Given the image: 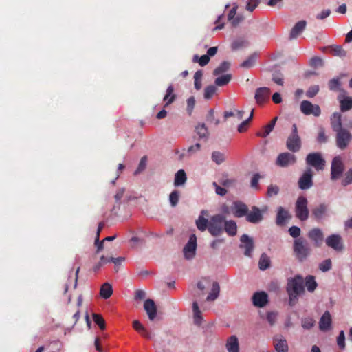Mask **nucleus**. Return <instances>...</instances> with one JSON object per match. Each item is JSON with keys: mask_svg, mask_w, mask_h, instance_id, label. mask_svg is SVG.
Returning <instances> with one entry per match:
<instances>
[{"mask_svg": "<svg viewBox=\"0 0 352 352\" xmlns=\"http://www.w3.org/2000/svg\"><path fill=\"white\" fill-rule=\"evenodd\" d=\"M313 173L311 168H307L298 180V187L301 190H307L313 186Z\"/></svg>", "mask_w": 352, "mask_h": 352, "instance_id": "11", "label": "nucleus"}, {"mask_svg": "<svg viewBox=\"0 0 352 352\" xmlns=\"http://www.w3.org/2000/svg\"><path fill=\"white\" fill-rule=\"evenodd\" d=\"M253 113H254V109L252 110V112H251V114L249 117L248 119H247L246 120L243 121L242 123H241V124L238 127V131L239 133H243L244 131H246V129H247V126L249 123V122L251 120V119L253 117Z\"/></svg>", "mask_w": 352, "mask_h": 352, "instance_id": "59", "label": "nucleus"}, {"mask_svg": "<svg viewBox=\"0 0 352 352\" xmlns=\"http://www.w3.org/2000/svg\"><path fill=\"white\" fill-rule=\"evenodd\" d=\"M331 54L333 56L344 57L346 55V51L341 45H332L330 47Z\"/></svg>", "mask_w": 352, "mask_h": 352, "instance_id": "43", "label": "nucleus"}, {"mask_svg": "<svg viewBox=\"0 0 352 352\" xmlns=\"http://www.w3.org/2000/svg\"><path fill=\"white\" fill-rule=\"evenodd\" d=\"M195 131L199 135V139L208 140L209 137V132L204 123L198 124L195 127Z\"/></svg>", "mask_w": 352, "mask_h": 352, "instance_id": "34", "label": "nucleus"}, {"mask_svg": "<svg viewBox=\"0 0 352 352\" xmlns=\"http://www.w3.org/2000/svg\"><path fill=\"white\" fill-rule=\"evenodd\" d=\"M319 86L318 85H313L311 86L306 92V96L308 98L314 97L319 91Z\"/></svg>", "mask_w": 352, "mask_h": 352, "instance_id": "60", "label": "nucleus"}, {"mask_svg": "<svg viewBox=\"0 0 352 352\" xmlns=\"http://www.w3.org/2000/svg\"><path fill=\"white\" fill-rule=\"evenodd\" d=\"M306 162L308 165L315 168L317 170H323L325 160L320 153H311L307 155Z\"/></svg>", "mask_w": 352, "mask_h": 352, "instance_id": "7", "label": "nucleus"}, {"mask_svg": "<svg viewBox=\"0 0 352 352\" xmlns=\"http://www.w3.org/2000/svg\"><path fill=\"white\" fill-rule=\"evenodd\" d=\"M180 192L175 190L169 195V201L172 207H175L179 200Z\"/></svg>", "mask_w": 352, "mask_h": 352, "instance_id": "47", "label": "nucleus"}, {"mask_svg": "<svg viewBox=\"0 0 352 352\" xmlns=\"http://www.w3.org/2000/svg\"><path fill=\"white\" fill-rule=\"evenodd\" d=\"M296 162V156L288 152L279 154L276 159V164L280 167L288 166L290 164H295Z\"/></svg>", "mask_w": 352, "mask_h": 352, "instance_id": "13", "label": "nucleus"}, {"mask_svg": "<svg viewBox=\"0 0 352 352\" xmlns=\"http://www.w3.org/2000/svg\"><path fill=\"white\" fill-rule=\"evenodd\" d=\"M325 241L327 246L336 251H342L344 249L342 237L339 234H331L326 239Z\"/></svg>", "mask_w": 352, "mask_h": 352, "instance_id": "14", "label": "nucleus"}, {"mask_svg": "<svg viewBox=\"0 0 352 352\" xmlns=\"http://www.w3.org/2000/svg\"><path fill=\"white\" fill-rule=\"evenodd\" d=\"M230 63L228 61H223L219 67H217L213 72L214 76H218L226 71L230 68Z\"/></svg>", "mask_w": 352, "mask_h": 352, "instance_id": "44", "label": "nucleus"}, {"mask_svg": "<svg viewBox=\"0 0 352 352\" xmlns=\"http://www.w3.org/2000/svg\"><path fill=\"white\" fill-rule=\"evenodd\" d=\"M231 74H225L216 78L214 83L216 85L222 87L226 85L231 80Z\"/></svg>", "mask_w": 352, "mask_h": 352, "instance_id": "41", "label": "nucleus"}, {"mask_svg": "<svg viewBox=\"0 0 352 352\" xmlns=\"http://www.w3.org/2000/svg\"><path fill=\"white\" fill-rule=\"evenodd\" d=\"M176 98V95L174 94V87L172 85H169L166 89V93L164 97V101L166 102L164 107H168L172 104Z\"/></svg>", "mask_w": 352, "mask_h": 352, "instance_id": "31", "label": "nucleus"}, {"mask_svg": "<svg viewBox=\"0 0 352 352\" xmlns=\"http://www.w3.org/2000/svg\"><path fill=\"white\" fill-rule=\"evenodd\" d=\"M223 231H225L230 236H235L237 232V226L236 222L233 220L226 221L225 219Z\"/></svg>", "mask_w": 352, "mask_h": 352, "instance_id": "28", "label": "nucleus"}, {"mask_svg": "<svg viewBox=\"0 0 352 352\" xmlns=\"http://www.w3.org/2000/svg\"><path fill=\"white\" fill-rule=\"evenodd\" d=\"M309 239L314 242L315 247H320L324 241V234L320 228L311 229L307 234Z\"/></svg>", "mask_w": 352, "mask_h": 352, "instance_id": "15", "label": "nucleus"}, {"mask_svg": "<svg viewBox=\"0 0 352 352\" xmlns=\"http://www.w3.org/2000/svg\"><path fill=\"white\" fill-rule=\"evenodd\" d=\"M279 192V188L276 185H270L267 187V196L273 197L277 195Z\"/></svg>", "mask_w": 352, "mask_h": 352, "instance_id": "57", "label": "nucleus"}, {"mask_svg": "<svg viewBox=\"0 0 352 352\" xmlns=\"http://www.w3.org/2000/svg\"><path fill=\"white\" fill-rule=\"evenodd\" d=\"M234 214L236 217H242L247 214L248 212V208L245 204L241 201H236L234 203Z\"/></svg>", "mask_w": 352, "mask_h": 352, "instance_id": "25", "label": "nucleus"}, {"mask_svg": "<svg viewBox=\"0 0 352 352\" xmlns=\"http://www.w3.org/2000/svg\"><path fill=\"white\" fill-rule=\"evenodd\" d=\"M290 217L289 212L280 206L278 208L276 223L278 226L285 224L286 220Z\"/></svg>", "mask_w": 352, "mask_h": 352, "instance_id": "26", "label": "nucleus"}, {"mask_svg": "<svg viewBox=\"0 0 352 352\" xmlns=\"http://www.w3.org/2000/svg\"><path fill=\"white\" fill-rule=\"evenodd\" d=\"M211 158L212 160L218 165L222 164L226 160L225 155L219 151L212 152Z\"/></svg>", "mask_w": 352, "mask_h": 352, "instance_id": "42", "label": "nucleus"}, {"mask_svg": "<svg viewBox=\"0 0 352 352\" xmlns=\"http://www.w3.org/2000/svg\"><path fill=\"white\" fill-rule=\"evenodd\" d=\"M317 283L315 280L314 276H307L305 278V286L307 290L310 292H313L317 287Z\"/></svg>", "mask_w": 352, "mask_h": 352, "instance_id": "37", "label": "nucleus"}, {"mask_svg": "<svg viewBox=\"0 0 352 352\" xmlns=\"http://www.w3.org/2000/svg\"><path fill=\"white\" fill-rule=\"evenodd\" d=\"M328 140V137L325 134V130L324 128L320 127L318 131L317 137V141L320 144L326 143Z\"/></svg>", "mask_w": 352, "mask_h": 352, "instance_id": "53", "label": "nucleus"}, {"mask_svg": "<svg viewBox=\"0 0 352 352\" xmlns=\"http://www.w3.org/2000/svg\"><path fill=\"white\" fill-rule=\"evenodd\" d=\"M253 304L258 307H263L268 302V296L264 292H256L252 296Z\"/></svg>", "mask_w": 352, "mask_h": 352, "instance_id": "20", "label": "nucleus"}, {"mask_svg": "<svg viewBox=\"0 0 352 352\" xmlns=\"http://www.w3.org/2000/svg\"><path fill=\"white\" fill-rule=\"evenodd\" d=\"M286 146L288 150L293 153L298 152L301 148V140L296 124L292 125V131L287 140Z\"/></svg>", "mask_w": 352, "mask_h": 352, "instance_id": "5", "label": "nucleus"}, {"mask_svg": "<svg viewBox=\"0 0 352 352\" xmlns=\"http://www.w3.org/2000/svg\"><path fill=\"white\" fill-rule=\"evenodd\" d=\"M110 260L111 263H113L115 265V271L117 272L119 270V266L125 261V257L119 256L117 258L110 257Z\"/></svg>", "mask_w": 352, "mask_h": 352, "instance_id": "58", "label": "nucleus"}, {"mask_svg": "<svg viewBox=\"0 0 352 352\" xmlns=\"http://www.w3.org/2000/svg\"><path fill=\"white\" fill-rule=\"evenodd\" d=\"M256 57H257L256 54H252L241 64V67H243V68L252 67L255 63Z\"/></svg>", "mask_w": 352, "mask_h": 352, "instance_id": "46", "label": "nucleus"}, {"mask_svg": "<svg viewBox=\"0 0 352 352\" xmlns=\"http://www.w3.org/2000/svg\"><path fill=\"white\" fill-rule=\"evenodd\" d=\"M352 109V97L347 96L340 100V110L346 111Z\"/></svg>", "mask_w": 352, "mask_h": 352, "instance_id": "39", "label": "nucleus"}, {"mask_svg": "<svg viewBox=\"0 0 352 352\" xmlns=\"http://www.w3.org/2000/svg\"><path fill=\"white\" fill-rule=\"evenodd\" d=\"M144 308L151 320H153L157 315V307L155 302L151 299H147L144 303Z\"/></svg>", "mask_w": 352, "mask_h": 352, "instance_id": "22", "label": "nucleus"}, {"mask_svg": "<svg viewBox=\"0 0 352 352\" xmlns=\"http://www.w3.org/2000/svg\"><path fill=\"white\" fill-rule=\"evenodd\" d=\"M274 346L277 352H288V344L283 336H277L274 338Z\"/></svg>", "mask_w": 352, "mask_h": 352, "instance_id": "23", "label": "nucleus"}, {"mask_svg": "<svg viewBox=\"0 0 352 352\" xmlns=\"http://www.w3.org/2000/svg\"><path fill=\"white\" fill-rule=\"evenodd\" d=\"M287 292L289 295V304L293 306L297 302L298 296L305 292L302 277L297 275L294 278H289Z\"/></svg>", "mask_w": 352, "mask_h": 352, "instance_id": "1", "label": "nucleus"}, {"mask_svg": "<svg viewBox=\"0 0 352 352\" xmlns=\"http://www.w3.org/2000/svg\"><path fill=\"white\" fill-rule=\"evenodd\" d=\"M315 324V321L311 318H305L302 320V327L305 329H311Z\"/></svg>", "mask_w": 352, "mask_h": 352, "instance_id": "54", "label": "nucleus"}, {"mask_svg": "<svg viewBox=\"0 0 352 352\" xmlns=\"http://www.w3.org/2000/svg\"><path fill=\"white\" fill-rule=\"evenodd\" d=\"M195 99L193 96H191L189 98H188L187 100V108H186V110L188 113L189 115H191L192 111H193V109L195 107Z\"/></svg>", "mask_w": 352, "mask_h": 352, "instance_id": "64", "label": "nucleus"}, {"mask_svg": "<svg viewBox=\"0 0 352 352\" xmlns=\"http://www.w3.org/2000/svg\"><path fill=\"white\" fill-rule=\"evenodd\" d=\"M308 201L305 197L300 196L298 197L295 204L296 217L302 221H305L309 218Z\"/></svg>", "mask_w": 352, "mask_h": 352, "instance_id": "4", "label": "nucleus"}, {"mask_svg": "<svg viewBox=\"0 0 352 352\" xmlns=\"http://www.w3.org/2000/svg\"><path fill=\"white\" fill-rule=\"evenodd\" d=\"M187 180V177L185 171L183 169L179 170L175 175L174 179V185L179 186L184 185Z\"/></svg>", "mask_w": 352, "mask_h": 352, "instance_id": "33", "label": "nucleus"}, {"mask_svg": "<svg viewBox=\"0 0 352 352\" xmlns=\"http://www.w3.org/2000/svg\"><path fill=\"white\" fill-rule=\"evenodd\" d=\"M329 88L331 91H341V81L340 78H334L329 81Z\"/></svg>", "mask_w": 352, "mask_h": 352, "instance_id": "38", "label": "nucleus"}, {"mask_svg": "<svg viewBox=\"0 0 352 352\" xmlns=\"http://www.w3.org/2000/svg\"><path fill=\"white\" fill-rule=\"evenodd\" d=\"M300 111L306 116L313 115L316 117H318L321 114L319 105L314 104L309 100H303L301 102Z\"/></svg>", "mask_w": 352, "mask_h": 352, "instance_id": "8", "label": "nucleus"}, {"mask_svg": "<svg viewBox=\"0 0 352 352\" xmlns=\"http://www.w3.org/2000/svg\"><path fill=\"white\" fill-rule=\"evenodd\" d=\"M210 280L207 278H202L200 281L197 283V287L201 290L204 291L208 286L210 284Z\"/></svg>", "mask_w": 352, "mask_h": 352, "instance_id": "62", "label": "nucleus"}, {"mask_svg": "<svg viewBox=\"0 0 352 352\" xmlns=\"http://www.w3.org/2000/svg\"><path fill=\"white\" fill-rule=\"evenodd\" d=\"M271 91L266 87L257 88L255 91L254 98L258 105H263L270 99Z\"/></svg>", "mask_w": 352, "mask_h": 352, "instance_id": "12", "label": "nucleus"}, {"mask_svg": "<svg viewBox=\"0 0 352 352\" xmlns=\"http://www.w3.org/2000/svg\"><path fill=\"white\" fill-rule=\"evenodd\" d=\"M217 88L214 85H209L205 88L204 90V98L206 99H210L215 94Z\"/></svg>", "mask_w": 352, "mask_h": 352, "instance_id": "51", "label": "nucleus"}, {"mask_svg": "<svg viewBox=\"0 0 352 352\" xmlns=\"http://www.w3.org/2000/svg\"><path fill=\"white\" fill-rule=\"evenodd\" d=\"M228 352H239L238 338L235 336H230L226 343Z\"/></svg>", "mask_w": 352, "mask_h": 352, "instance_id": "29", "label": "nucleus"}, {"mask_svg": "<svg viewBox=\"0 0 352 352\" xmlns=\"http://www.w3.org/2000/svg\"><path fill=\"white\" fill-rule=\"evenodd\" d=\"M192 312L194 322L196 324L200 325L202 321L201 311L199 309L198 303L197 301H194L192 303Z\"/></svg>", "mask_w": 352, "mask_h": 352, "instance_id": "35", "label": "nucleus"}, {"mask_svg": "<svg viewBox=\"0 0 352 352\" xmlns=\"http://www.w3.org/2000/svg\"><path fill=\"white\" fill-rule=\"evenodd\" d=\"M225 219L226 217L221 214H215L210 217L208 230L211 235L217 236L223 233Z\"/></svg>", "mask_w": 352, "mask_h": 352, "instance_id": "3", "label": "nucleus"}, {"mask_svg": "<svg viewBox=\"0 0 352 352\" xmlns=\"http://www.w3.org/2000/svg\"><path fill=\"white\" fill-rule=\"evenodd\" d=\"M259 268L261 270H265L270 265V260L267 255L265 253L262 254L259 262H258Z\"/></svg>", "mask_w": 352, "mask_h": 352, "instance_id": "40", "label": "nucleus"}, {"mask_svg": "<svg viewBox=\"0 0 352 352\" xmlns=\"http://www.w3.org/2000/svg\"><path fill=\"white\" fill-rule=\"evenodd\" d=\"M310 65L312 67H318L323 66V60L318 56H315L311 58L310 60Z\"/></svg>", "mask_w": 352, "mask_h": 352, "instance_id": "61", "label": "nucleus"}, {"mask_svg": "<svg viewBox=\"0 0 352 352\" xmlns=\"http://www.w3.org/2000/svg\"><path fill=\"white\" fill-rule=\"evenodd\" d=\"M240 241L241 242L240 247L245 249L244 254L246 256H251L254 250L253 239L245 234L241 236Z\"/></svg>", "mask_w": 352, "mask_h": 352, "instance_id": "16", "label": "nucleus"}, {"mask_svg": "<svg viewBox=\"0 0 352 352\" xmlns=\"http://www.w3.org/2000/svg\"><path fill=\"white\" fill-rule=\"evenodd\" d=\"M331 125L333 131L342 129L341 114L340 113H334L331 117Z\"/></svg>", "mask_w": 352, "mask_h": 352, "instance_id": "30", "label": "nucleus"}, {"mask_svg": "<svg viewBox=\"0 0 352 352\" xmlns=\"http://www.w3.org/2000/svg\"><path fill=\"white\" fill-rule=\"evenodd\" d=\"M278 118H273L269 124L263 127L261 131L256 133V135L261 138L267 137L274 129Z\"/></svg>", "mask_w": 352, "mask_h": 352, "instance_id": "27", "label": "nucleus"}, {"mask_svg": "<svg viewBox=\"0 0 352 352\" xmlns=\"http://www.w3.org/2000/svg\"><path fill=\"white\" fill-rule=\"evenodd\" d=\"M206 120L210 123H214L215 125H218L220 122L219 119L215 118L214 111L212 109H210L208 111V113L206 116Z\"/></svg>", "mask_w": 352, "mask_h": 352, "instance_id": "52", "label": "nucleus"}, {"mask_svg": "<svg viewBox=\"0 0 352 352\" xmlns=\"http://www.w3.org/2000/svg\"><path fill=\"white\" fill-rule=\"evenodd\" d=\"M344 170V165L341 158L337 156L333 158L331 167V178L332 180L338 179Z\"/></svg>", "mask_w": 352, "mask_h": 352, "instance_id": "10", "label": "nucleus"}, {"mask_svg": "<svg viewBox=\"0 0 352 352\" xmlns=\"http://www.w3.org/2000/svg\"><path fill=\"white\" fill-rule=\"evenodd\" d=\"M331 316L328 311H326L320 319L319 328L322 331H327L331 329Z\"/></svg>", "mask_w": 352, "mask_h": 352, "instance_id": "21", "label": "nucleus"}, {"mask_svg": "<svg viewBox=\"0 0 352 352\" xmlns=\"http://www.w3.org/2000/svg\"><path fill=\"white\" fill-rule=\"evenodd\" d=\"M210 61V57L208 55H202L199 58L198 55H195L193 57V62H198L201 66L206 65Z\"/></svg>", "mask_w": 352, "mask_h": 352, "instance_id": "49", "label": "nucleus"}, {"mask_svg": "<svg viewBox=\"0 0 352 352\" xmlns=\"http://www.w3.org/2000/svg\"><path fill=\"white\" fill-rule=\"evenodd\" d=\"M220 286L217 282H213L212 285L211 292L209 293L206 298L207 301H214L219 296Z\"/></svg>", "mask_w": 352, "mask_h": 352, "instance_id": "32", "label": "nucleus"}, {"mask_svg": "<svg viewBox=\"0 0 352 352\" xmlns=\"http://www.w3.org/2000/svg\"><path fill=\"white\" fill-rule=\"evenodd\" d=\"M352 183V168H350L345 174L344 179H343L342 184L346 186Z\"/></svg>", "mask_w": 352, "mask_h": 352, "instance_id": "63", "label": "nucleus"}, {"mask_svg": "<svg viewBox=\"0 0 352 352\" xmlns=\"http://www.w3.org/2000/svg\"><path fill=\"white\" fill-rule=\"evenodd\" d=\"M329 204L322 203L314 208L311 214L316 220H321L327 216Z\"/></svg>", "mask_w": 352, "mask_h": 352, "instance_id": "17", "label": "nucleus"}, {"mask_svg": "<svg viewBox=\"0 0 352 352\" xmlns=\"http://www.w3.org/2000/svg\"><path fill=\"white\" fill-rule=\"evenodd\" d=\"M147 157L146 156H144L141 158L140 162L139 163L138 167L135 171V175H138L142 172L146 166Z\"/></svg>", "mask_w": 352, "mask_h": 352, "instance_id": "56", "label": "nucleus"}, {"mask_svg": "<svg viewBox=\"0 0 352 352\" xmlns=\"http://www.w3.org/2000/svg\"><path fill=\"white\" fill-rule=\"evenodd\" d=\"M93 320L98 325L101 330H104L106 328V323L102 316L98 314H93Z\"/></svg>", "mask_w": 352, "mask_h": 352, "instance_id": "45", "label": "nucleus"}, {"mask_svg": "<svg viewBox=\"0 0 352 352\" xmlns=\"http://www.w3.org/2000/svg\"><path fill=\"white\" fill-rule=\"evenodd\" d=\"M307 21L305 20H301L298 21L294 26L292 28L289 39L293 40L296 38L306 28Z\"/></svg>", "mask_w": 352, "mask_h": 352, "instance_id": "18", "label": "nucleus"}, {"mask_svg": "<svg viewBox=\"0 0 352 352\" xmlns=\"http://www.w3.org/2000/svg\"><path fill=\"white\" fill-rule=\"evenodd\" d=\"M252 211L246 214V220L252 223H257L263 219V214L256 206L252 208Z\"/></svg>", "mask_w": 352, "mask_h": 352, "instance_id": "19", "label": "nucleus"}, {"mask_svg": "<svg viewBox=\"0 0 352 352\" xmlns=\"http://www.w3.org/2000/svg\"><path fill=\"white\" fill-rule=\"evenodd\" d=\"M208 215V212L206 210H202L201 212V215L199 216L198 219L196 221V226L199 230L201 232L205 231L206 229L208 230L210 220L205 218L203 215Z\"/></svg>", "mask_w": 352, "mask_h": 352, "instance_id": "24", "label": "nucleus"}, {"mask_svg": "<svg viewBox=\"0 0 352 352\" xmlns=\"http://www.w3.org/2000/svg\"><path fill=\"white\" fill-rule=\"evenodd\" d=\"M200 149H201L200 144L196 143L195 145H192V146H189L186 150H184V151H185L186 153V155L190 156V155L197 153ZM185 155H186V153H183L181 155V157H184Z\"/></svg>", "mask_w": 352, "mask_h": 352, "instance_id": "48", "label": "nucleus"}, {"mask_svg": "<svg viewBox=\"0 0 352 352\" xmlns=\"http://www.w3.org/2000/svg\"><path fill=\"white\" fill-rule=\"evenodd\" d=\"M113 294V289L111 284L108 283H104L100 288V294L104 299H108Z\"/></svg>", "mask_w": 352, "mask_h": 352, "instance_id": "36", "label": "nucleus"}, {"mask_svg": "<svg viewBox=\"0 0 352 352\" xmlns=\"http://www.w3.org/2000/svg\"><path fill=\"white\" fill-rule=\"evenodd\" d=\"M331 267H332V263H331V260L330 258H327V259L323 261L319 265V269L323 272H326L330 270L331 269Z\"/></svg>", "mask_w": 352, "mask_h": 352, "instance_id": "50", "label": "nucleus"}, {"mask_svg": "<svg viewBox=\"0 0 352 352\" xmlns=\"http://www.w3.org/2000/svg\"><path fill=\"white\" fill-rule=\"evenodd\" d=\"M336 142L337 146L341 149H345L352 140V134L346 129L336 131Z\"/></svg>", "mask_w": 352, "mask_h": 352, "instance_id": "6", "label": "nucleus"}, {"mask_svg": "<svg viewBox=\"0 0 352 352\" xmlns=\"http://www.w3.org/2000/svg\"><path fill=\"white\" fill-rule=\"evenodd\" d=\"M293 248L296 258L300 262L305 261L311 252L308 242L303 238L296 239Z\"/></svg>", "mask_w": 352, "mask_h": 352, "instance_id": "2", "label": "nucleus"}, {"mask_svg": "<svg viewBox=\"0 0 352 352\" xmlns=\"http://www.w3.org/2000/svg\"><path fill=\"white\" fill-rule=\"evenodd\" d=\"M196 249L197 238L195 234H192L190 236L188 243L184 248L183 252L184 257L188 260L192 259L195 255Z\"/></svg>", "mask_w": 352, "mask_h": 352, "instance_id": "9", "label": "nucleus"}, {"mask_svg": "<svg viewBox=\"0 0 352 352\" xmlns=\"http://www.w3.org/2000/svg\"><path fill=\"white\" fill-rule=\"evenodd\" d=\"M337 344L340 349H345V335L344 331H340L337 338Z\"/></svg>", "mask_w": 352, "mask_h": 352, "instance_id": "55", "label": "nucleus"}]
</instances>
